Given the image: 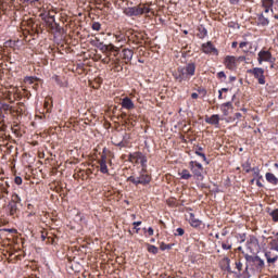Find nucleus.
<instances>
[{"label":"nucleus","instance_id":"14","mask_svg":"<svg viewBox=\"0 0 278 278\" xmlns=\"http://www.w3.org/2000/svg\"><path fill=\"white\" fill-rule=\"evenodd\" d=\"M225 66L229 68V71H233L236 68V56H226Z\"/></svg>","mask_w":278,"mask_h":278},{"label":"nucleus","instance_id":"32","mask_svg":"<svg viewBox=\"0 0 278 278\" xmlns=\"http://www.w3.org/2000/svg\"><path fill=\"white\" fill-rule=\"evenodd\" d=\"M242 168L245 173H251L253 168H251V162L247 161L245 163L242 164Z\"/></svg>","mask_w":278,"mask_h":278},{"label":"nucleus","instance_id":"38","mask_svg":"<svg viewBox=\"0 0 278 278\" xmlns=\"http://www.w3.org/2000/svg\"><path fill=\"white\" fill-rule=\"evenodd\" d=\"M271 251H275L276 253H278V239L277 240H274L271 242V248H270Z\"/></svg>","mask_w":278,"mask_h":278},{"label":"nucleus","instance_id":"60","mask_svg":"<svg viewBox=\"0 0 278 278\" xmlns=\"http://www.w3.org/2000/svg\"><path fill=\"white\" fill-rule=\"evenodd\" d=\"M148 233H149V236H153V228L149 227L148 228Z\"/></svg>","mask_w":278,"mask_h":278},{"label":"nucleus","instance_id":"51","mask_svg":"<svg viewBox=\"0 0 278 278\" xmlns=\"http://www.w3.org/2000/svg\"><path fill=\"white\" fill-rule=\"evenodd\" d=\"M222 112H223L224 116H229V110L226 109V106L222 105Z\"/></svg>","mask_w":278,"mask_h":278},{"label":"nucleus","instance_id":"5","mask_svg":"<svg viewBox=\"0 0 278 278\" xmlns=\"http://www.w3.org/2000/svg\"><path fill=\"white\" fill-rule=\"evenodd\" d=\"M17 210H18V206L16 204V201L4 199L3 211L5 212V214L10 216H14Z\"/></svg>","mask_w":278,"mask_h":278},{"label":"nucleus","instance_id":"53","mask_svg":"<svg viewBox=\"0 0 278 278\" xmlns=\"http://www.w3.org/2000/svg\"><path fill=\"white\" fill-rule=\"evenodd\" d=\"M248 45H250V43L247 41H242V42H240L239 47H240V49H244V47H248Z\"/></svg>","mask_w":278,"mask_h":278},{"label":"nucleus","instance_id":"9","mask_svg":"<svg viewBox=\"0 0 278 278\" xmlns=\"http://www.w3.org/2000/svg\"><path fill=\"white\" fill-rule=\"evenodd\" d=\"M273 54L270 51L262 50L258 52V64H262V62H273Z\"/></svg>","mask_w":278,"mask_h":278},{"label":"nucleus","instance_id":"31","mask_svg":"<svg viewBox=\"0 0 278 278\" xmlns=\"http://www.w3.org/2000/svg\"><path fill=\"white\" fill-rule=\"evenodd\" d=\"M269 216H271L274 223H278V208L269 212Z\"/></svg>","mask_w":278,"mask_h":278},{"label":"nucleus","instance_id":"35","mask_svg":"<svg viewBox=\"0 0 278 278\" xmlns=\"http://www.w3.org/2000/svg\"><path fill=\"white\" fill-rule=\"evenodd\" d=\"M160 249H161V251H166V250L170 251V249H173V245L162 242L161 245H160Z\"/></svg>","mask_w":278,"mask_h":278},{"label":"nucleus","instance_id":"7","mask_svg":"<svg viewBox=\"0 0 278 278\" xmlns=\"http://www.w3.org/2000/svg\"><path fill=\"white\" fill-rule=\"evenodd\" d=\"M40 16L46 23L47 27H49L50 29H55V15H51V13H48L41 14Z\"/></svg>","mask_w":278,"mask_h":278},{"label":"nucleus","instance_id":"37","mask_svg":"<svg viewBox=\"0 0 278 278\" xmlns=\"http://www.w3.org/2000/svg\"><path fill=\"white\" fill-rule=\"evenodd\" d=\"M252 173L254 174V177L262 179V176L260 175V167H253Z\"/></svg>","mask_w":278,"mask_h":278},{"label":"nucleus","instance_id":"34","mask_svg":"<svg viewBox=\"0 0 278 278\" xmlns=\"http://www.w3.org/2000/svg\"><path fill=\"white\" fill-rule=\"evenodd\" d=\"M1 110L7 112V114H8V112H9V114H12V108L9 104H7V103H2L1 104Z\"/></svg>","mask_w":278,"mask_h":278},{"label":"nucleus","instance_id":"55","mask_svg":"<svg viewBox=\"0 0 278 278\" xmlns=\"http://www.w3.org/2000/svg\"><path fill=\"white\" fill-rule=\"evenodd\" d=\"M238 62H247V56H239Z\"/></svg>","mask_w":278,"mask_h":278},{"label":"nucleus","instance_id":"52","mask_svg":"<svg viewBox=\"0 0 278 278\" xmlns=\"http://www.w3.org/2000/svg\"><path fill=\"white\" fill-rule=\"evenodd\" d=\"M222 248L224 249V251H229L231 249V244L222 243Z\"/></svg>","mask_w":278,"mask_h":278},{"label":"nucleus","instance_id":"19","mask_svg":"<svg viewBox=\"0 0 278 278\" xmlns=\"http://www.w3.org/2000/svg\"><path fill=\"white\" fill-rule=\"evenodd\" d=\"M189 223L191 227H201V220L194 216V213H190Z\"/></svg>","mask_w":278,"mask_h":278},{"label":"nucleus","instance_id":"54","mask_svg":"<svg viewBox=\"0 0 278 278\" xmlns=\"http://www.w3.org/2000/svg\"><path fill=\"white\" fill-rule=\"evenodd\" d=\"M128 160H129L130 162H136V157L134 156V153H130V154L128 155Z\"/></svg>","mask_w":278,"mask_h":278},{"label":"nucleus","instance_id":"40","mask_svg":"<svg viewBox=\"0 0 278 278\" xmlns=\"http://www.w3.org/2000/svg\"><path fill=\"white\" fill-rule=\"evenodd\" d=\"M97 49H100V51H103V52H105V51H108V45H105V43H103V42H99L98 43V48Z\"/></svg>","mask_w":278,"mask_h":278},{"label":"nucleus","instance_id":"28","mask_svg":"<svg viewBox=\"0 0 278 278\" xmlns=\"http://www.w3.org/2000/svg\"><path fill=\"white\" fill-rule=\"evenodd\" d=\"M1 92H2V99H10V94H12V92L8 90V87H4V88L2 87Z\"/></svg>","mask_w":278,"mask_h":278},{"label":"nucleus","instance_id":"26","mask_svg":"<svg viewBox=\"0 0 278 278\" xmlns=\"http://www.w3.org/2000/svg\"><path fill=\"white\" fill-rule=\"evenodd\" d=\"M179 175L182 179H191L192 178V174H190V172L188 169H182L181 173H179Z\"/></svg>","mask_w":278,"mask_h":278},{"label":"nucleus","instance_id":"10","mask_svg":"<svg viewBox=\"0 0 278 278\" xmlns=\"http://www.w3.org/2000/svg\"><path fill=\"white\" fill-rule=\"evenodd\" d=\"M132 157H136V162L141 164V169H147V155H144L142 152H134Z\"/></svg>","mask_w":278,"mask_h":278},{"label":"nucleus","instance_id":"59","mask_svg":"<svg viewBox=\"0 0 278 278\" xmlns=\"http://www.w3.org/2000/svg\"><path fill=\"white\" fill-rule=\"evenodd\" d=\"M191 98H192V99H199V93L193 92V93L191 94Z\"/></svg>","mask_w":278,"mask_h":278},{"label":"nucleus","instance_id":"17","mask_svg":"<svg viewBox=\"0 0 278 278\" xmlns=\"http://www.w3.org/2000/svg\"><path fill=\"white\" fill-rule=\"evenodd\" d=\"M275 3V0H262V7L264 8L265 14H268L271 10L273 12V4Z\"/></svg>","mask_w":278,"mask_h":278},{"label":"nucleus","instance_id":"13","mask_svg":"<svg viewBox=\"0 0 278 278\" xmlns=\"http://www.w3.org/2000/svg\"><path fill=\"white\" fill-rule=\"evenodd\" d=\"M106 160H108V156L105 154H103L99 162L100 173H103V175H108V173H110V169H108V161Z\"/></svg>","mask_w":278,"mask_h":278},{"label":"nucleus","instance_id":"1","mask_svg":"<svg viewBox=\"0 0 278 278\" xmlns=\"http://www.w3.org/2000/svg\"><path fill=\"white\" fill-rule=\"evenodd\" d=\"M134 186H149L151 184V175L147 173V169H141L138 174H132L127 178Z\"/></svg>","mask_w":278,"mask_h":278},{"label":"nucleus","instance_id":"4","mask_svg":"<svg viewBox=\"0 0 278 278\" xmlns=\"http://www.w3.org/2000/svg\"><path fill=\"white\" fill-rule=\"evenodd\" d=\"M189 168L198 181H203V165L197 161L189 162Z\"/></svg>","mask_w":278,"mask_h":278},{"label":"nucleus","instance_id":"64","mask_svg":"<svg viewBox=\"0 0 278 278\" xmlns=\"http://www.w3.org/2000/svg\"><path fill=\"white\" fill-rule=\"evenodd\" d=\"M229 80H230V81H236V76H230V77H229Z\"/></svg>","mask_w":278,"mask_h":278},{"label":"nucleus","instance_id":"63","mask_svg":"<svg viewBox=\"0 0 278 278\" xmlns=\"http://www.w3.org/2000/svg\"><path fill=\"white\" fill-rule=\"evenodd\" d=\"M161 278H174L173 276L161 275Z\"/></svg>","mask_w":278,"mask_h":278},{"label":"nucleus","instance_id":"62","mask_svg":"<svg viewBox=\"0 0 278 278\" xmlns=\"http://www.w3.org/2000/svg\"><path fill=\"white\" fill-rule=\"evenodd\" d=\"M256 186H258V188H262V182L260 180H256Z\"/></svg>","mask_w":278,"mask_h":278},{"label":"nucleus","instance_id":"24","mask_svg":"<svg viewBox=\"0 0 278 278\" xmlns=\"http://www.w3.org/2000/svg\"><path fill=\"white\" fill-rule=\"evenodd\" d=\"M201 151H203V148L199 147L195 150V155H199L200 157H202L203 162H206V164H210V162H207V157L205 156V153H203Z\"/></svg>","mask_w":278,"mask_h":278},{"label":"nucleus","instance_id":"20","mask_svg":"<svg viewBox=\"0 0 278 278\" xmlns=\"http://www.w3.org/2000/svg\"><path fill=\"white\" fill-rule=\"evenodd\" d=\"M1 236L7 238V240H10V238H8V235L13 236V233H16V229L14 228H2L1 229Z\"/></svg>","mask_w":278,"mask_h":278},{"label":"nucleus","instance_id":"46","mask_svg":"<svg viewBox=\"0 0 278 278\" xmlns=\"http://www.w3.org/2000/svg\"><path fill=\"white\" fill-rule=\"evenodd\" d=\"M217 77L218 79H227V75L225 74V72H218Z\"/></svg>","mask_w":278,"mask_h":278},{"label":"nucleus","instance_id":"18","mask_svg":"<svg viewBox=\"0 0 278 278\" xmlns=\"http://www.w3.org/2000/svg\"><path fill=\"white\" fill-rule=\"evenodd\" d=\"M122 108H124L125 110H134V101H131L128 97L124 98L122 100Z\"/></svg>","mask_w":278,"mask_h":278},{"label":"nucleus","instance_id":"11","mask_svg":"<svg viewBox=\"0 0 278 278\" xmlns=\"http://www.w3.org/2000/svg\"><path fill=\"white\" fill-rule=\"evenodd\" d=\"M248 249L250 251V253H253V255H255V253L257 251H260V243L257 242L256 238H252L248 241Z\"/></svg>","mask_w":278,"mask_h":278},{"label":"nucleus","instance_id":"33","mask_svg":"<svg viewBox=\"0 0 278 278\" xmlns=\"http://www.w3.org/2000/svg\"><path fill=\"white\" fill-rule=\"evenodd\" d=\"M173 76H174V79H176V81H184L182 78H181V74L179 73V68L173 73Z\"/></svg>","mask_w":278,"mask_h":278},{"label":"nucleus","instance_id":"43","mask_svg":"<svg viewBox=\"0 0 278 278\" xmlns=\"http://www.w3.org/2000/svg\"><path fill=\"white\" fill-rule=\"evenodd\" d=\"M226 261H227L226 270H227L228 273H236V271L231 270V266L229 265V264H230V262H231V260L226 258Z\"/></svg>","mask_w":278,"mask_h":278},{"label":"nucleus","instance_id":"23","mask_svg":"<svg viewBox=\"0 0 278 278\" xmlns=\"http://www.w3.org/2000/svg\"><path fill=\"white\" fill-rule=\"evenodd\" d=\"M270 22L267 20V17L264 16L263 13L258 15V25H262V27H266Z\"/></svg>","mask_w":278,"mask_h":278},{"label":"nucleus","instance_id":"41","mask_svg":"<svg viewBox=\"0 0 278 278\" xmlns=\"http://www.w3.org/2000/svg\"><path fill=\"white\" fill-rule=\"evenodd\" d=\"M100 42H101V39H99L98 37L90 40V45H92V47H97V48L99 47Z\"/></svg>","mask_w":278,"mask_h":278},{"label":"nucleus","instance_id":"39","mask_svg":"<svg viewBox=\"0 0 278 278\" xmlns=\"http://www.w3.org/2000/svg\"><path fill=\"white\" fill-rule=\"evenodd\" d=\"M106 51H116V52H118L119 49L116 48L115 45L110 43V45H106Z\"/></svg>","mask_w":278,"mask_h":278},{"label":"nucleus","instance_id":"15","mask_svg":"<svg viewBox=\"0 0 278 278\" xmlns=\"http://www.w3.org/2000/svg\"><path fill=\"white\" fill-rule=\"evenodd\" d=\"M122 53H123V60H125L126 64H129V62H131V60L134 59V50L124 49Z\"/></svg>","mask_w":278,"mask_h":278},{"label":"nucleus","instance_id":"61","mask_svg":"<svg viewBox=\"0 0 278 278\" xmlns=\"http://www.w3.org/2000/svg\"><path fill=\"white\" fill-rule=\"evenodd\" d=\"M235 116L236 118H242V113H236Z\"/></svg>","mask_w":278,"mask_h":278},{"label":"nucleus","instance_id":"8","mask_svg":"<svg viewBox=\"0 0 278 278\" xmlns=\"http://www.w3.org/2000/svg\"><path fill=\"white\" fill-rule=\"evenodd\" d=\"M16 42L14 40H7L2 46V55H10L14 51Z\"/></svg>","mask_w":278,"mask_h":278},{"label":"nucleus","instance_id":"22","mask_svg":"<svg viewBox=\"0 0 278 278\" xmlns=\"http://www.w3.org/2000/svg\"><path fill=\"white\" fill-rule=\"evenodd\" d=\"M265 177H266V179H267V181H268L269 184H273L274 186H277L278 179L275 177V174H273V173H267V174L265 175Z\"/></svg>","mask_w":278,"mask_h":278},{"label":"nucleus","instance_id":"58","mask_svg":"<svg viewBox=\"0 0 278 278\" xmlns=\"http://www.w3.org/2000/svg\"><path fill=\"white\" fill-rule=\"evenodd\" d=\"M249 266H251V265H249V263H247V266H245V269L243 271V275H249Z\"/></svg>","mask_w":278,"mask_h":278},{"label":"nucleus","instance_id":"48","mask_svg":"<svg viewBox=\"0 0 278 278\" xmlns=\"http://www.w3.org/2000/svg\"><path fill=\"white\" fill-rule=\"evenodd\" d=\"M223 108H229L230 110H233V104L231 102H226L222 104Z\"/></svg>","mask_w":278,"mask_h":278},{"label":"nucleus","instance_id":"36","mask_svg":"<svg viewBox=\"0 0 278 278\" xmlns=\"http://www.w3.org/2000/svg\"><path fill=\"white\" fill-rule=\"evenodd\" d=\"M91 28H92L94 31H101V23H99V22H93L92 25H91Z\"/></svg>","mask_w":278,"mask_h":278},{"label":"nucleus","instance_id":"12","mask_svg":"<svg viewBox=\"0 0 278 278\" xmlns=\"http://www.w3.org/2000/svg\"><path fill=\"white\" fill-rule=\"evenodd\" d=\"M203 53H214V55H218V49L212 45V41H207L206 43L202 45Z\"/></svg>","mask_w":278,"mask_h":278},{"label":"nucleus","instance_id":"50","mask_svg":"<svg viewBox=\"0 0 278 278\" xmlns=\"http://www.w3.org/2000/svg\"><path fill=\"white\" fill-rule=\"evenodd\" d=\"M23 3H28V4H34V3H38V1L40 0H21Z\"/></svg>","mask_w":278,"mask_h":278},{"label":"nucleus","instance_id":"42","mask_svg":"<svg viewBox=\"0 0 278 278\" xmlns=\"http://www.w3.org/2000/svg\"><path fill=\"white\" fill-rule=\"evenodd\" d=\"M186 233V230L184 228H177L175 236H184Z\"/></svg>","mask_w":278,"mask_h":278},{"label":"nucleus","instance_id":"6","mask_svg":"<svg viewBox=\"0 0 278 278\" xmlns=\"http://www.w3.org/2000/svg\"><path fill=\"white\" fill-rule=\"evenodd\" d=\"M248 73H250L251 75H254L255 79H258V84H261V86H264V84H266V77L264 76V68L254 67L252 70H249Z\"/></svg>","mask_w":278,"mask_h":278},{"label":"nucleus","instance_id":"56","mask_svg":"<svg viewBox=\"0 0 278 278\" xmlns=\"http://www.w3.org/2000/svg\"><path fill=\"white\" fill-rule=\"evenodd\" d=\"M132 225L136 229V227H140V225H142V222H134Z\"/></svg>","mask_w":278,"mask_h":278},{"label":"nucleus","instance_id":"3","mask_svg":"<svg viewBox=\"0 0 278 278\" xmlns=\"http://www.w3.org/2000/svg\"><path fill=\"white\" fill-rule=\"evenodd\" d=\"M245 261L248 266H251L252 268H255L258 273H262L264 270V260L260 258L257 255H249L244 254Z\"/></svg>","mask_w":278,"mask_h":278},{"label":"nucleus","instance_id":"44","mask_svg":"<svg viewBox=\"0 0 278 278\" xmlns=\"http://www.w3.org/2000/svg\"><path fill=\"white\" fill-rule=\"evenodd\" d=\"M265 257H266L267 264H269V266H270V264H275V262H277V260H278V258H273V257H269V256H265Z\"/></svg>","mask_w":278,"mask_h":278},{"label":"nucleus","instance_id":"2","mask_svg":"<svg viewBox=\"0 0 278 278\" xmlns=\"http://www.w3.org/2000/svg\"><path fill=\"white\" fill-rule=\"evenodd\" d=\"M125 16H142V14H149L151 9L146 4H139L136 7H127L123 10Z\"/></svg>","mask_w":278,"mask_h":278},{"label":"nucleus","instance_id":"27","mask_svg":"<svg viewBox=\"0 0 278 278\" xmlns=\"http://www.w3.org/2000/svg\"><path fill=\"white\" fill-rule=\"evenodd\" d=\"M265 257H271L278 260V253L275 250L265 252Z\"/></svg>","mask_w":278,"mask_h":278},{"label":"nucleus","instance_id":"21","mask_svg":"<svg viewBox=\"0 0 278 278\" xmlns=\"http://www.w3.org/2000/svg\"><path fill=\"white\" fill-rule=\"evenodd\" d=\"M187 75H189V77H192V75H194V71H197V66L194 65V63H189L186 67H184Z\"/></svg>","mask_w":278,"mask_h":278},{"label":"nucleus","instance_id":"16","mask_svg":"<svg viewBox=\"0 0 278 278\" xmlns=\"http://www.w3.org/2000/svg\"><path fill=\"white\" fill-rule=\"evenodd\" d=\"M205 123H207L208 125H215L216 127H218L220 123V116L218 114H214L211 117H206Z\"/></svg>","mask_w":278,"mask_h":278},{"label":"nucleus","instance_id":"47","mask_svg":"<svg viewBox=\"0 0 278 278\" xmlns=\"http://www.w3.org/2000/svg\"><path fill=\"white\" fill-rule=\"evenodd\" d=\"M14 181H15L16 186H21V184H23V178H21L20 176H16L14 178Z\"/></svg>","mask_w":278,"mask_h":278},{"label":"nucleus","instance_id":"25","mask_svg":"<svg viewBox=\"0 0 278 278\" xmlns=\"http://www.w3.org/2000/svg\"><path fill=\"white\" fill-rule=\"evenodd\" d=\"M178 72L180 73V77H181L182 81H186V79H188V77H190L188 75V72H186L185 67H178Z\"/></svg>","mask_w":278,"mask_h":278},{"label":"nucleus","instance_id":"29","mask_svg":"<svg viewBox=\"0 0 278 278\" xmlns=\"http://www.w3.org/2000/svg\"><path fill=\"white\" fill-rule=\"evenodd\" d=\"M147 247H148L149 253H152L153 255H157V252H159L157 247L152 245V244H147Z\"/></svg>","mask_w":278,"mask_h":278},{"label":"nucleus","instance_id":"49","mask_svg":"<svg viewBox=\"0 0 278 278\" xmlns=\"http://www.w3.org/2000/svg\"><path fill=\"white\" fill-rule=\"evenodd\" d=\"M113 144H115V147H125V142L122 141H116V140H113Z\"/></svg>","mask_w":278,"mask_h":278},{"label":"nucleus","instance_id":"57","mask_svg":"<svg viewBox=\"0 0 278 278\" xmlns=\"http://www.w3.org/2000/svg\"><path fill=\"white\" fill-rule=\"evenodd\" d=\"M231 5H238L240 3V0H229Z\"/></svg>","mask_w":278,"mask_h":278},{"label":"nucleus","instance_id":"30","mask_svg":"<svg viewBox=\"0 0 278 278\" xmlns=\"http://www.w3.org/2000/svg\"><path fill=\"white\" fill-rule=\"evenodd\" d=\"M50 29H52V31H56V34H62V31H64V28L60 26V24H58L56 22H54V28Z\"/></svg>","mask_w":278,"mask_h":278},{"label":"nucleus","instance_id":"45","mask_svg":"<svg viewBox=\"0 0 278 278\" xmlns=\"http://www.w3.org/2000/svg\"><path fill=\"white\" fill-rule=\"evenodd\" d=\"M236 268H237V270H239V273H242V262L237 261L236 262Z\"/></svg>","mask_w":278,"mask_h":278}]
</instances>
